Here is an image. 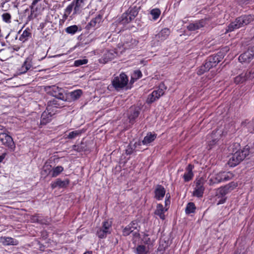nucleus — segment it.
Segmentation results:
<instances>
[{
  "label": "nucleus",
  "instance_id": "obj_1",
  "mask_svg": "<svg viewBox=\"0 0 254 254\" xmlns=\"http://www.w3.org/2000/svg\"><path fill=\"white\" fill-rule=\"evenodd\" d=\"M233 175L230 172H216L214 171L208 177V183L210 185L218 184L223 181H227L231 179Z\"/></svg>",
  "mask_w": 254,
  "mask_h": 254
},
{
  "label": "nucleus",
  "instance_id": "obj_2",
  "mask_svg": "<svg viewBox=\"0 0 254 254\" xmlns=\"http://www.w3.org/2000/svg\"><path fill=\"white\" fill-rule=\"evenodd\" d=\"M254 20V16L251 15H244L238 17L234 22L231 23L226 29V32H232L242 26L247 25Z\"/></svg>",
  "mask_w": 254,
  "mask_h": 254
},
{
  "label": "nucleus",
  "instance_id": "obj_3",
  "mask_svg": "<svg viewBox=\"0 0 254 254\" xmlns=\"http://www.w3.org/2000/svg\"><path fill=\"white\" fill-rule=\"evenodd\" d=\"M250 153L249 147L246 146L242 150L237 151L230 158L228 164L231 167H235L240 163Z\"/></svg>",
  "mask_w": 254,
  "mask_h": 254
},
{
  "label": "nucleus",
  "instance_id": "obj_4",
  "mask_svg": "<svg viewBox=\"0 0 254 254\" xmlns=\"http://www.w3.org/2000/svg\"><path fill=\"white\" fill-rule=\"evenodd\" d=\"M128 78L126 74L121 73L119 76L115 77L112 83L116 90H120L125 87L128 83Z\"/></svg>",
  "mask_w": 254,
  "mask_h": 254
},
{
  "label": "nucleus",
  "instance_id": "obj_5",
  "mask_svg": "<svg viewBox=\"0 0 254 254\" xmlns=\"http://www.w3.org/2000/svg\"><path fill=\"white\" fill-rule=\"evenodd\" d=\"M254 78V64L247 71H245L236 76L234 82L236 84L243 83L248 80H251Z\"/></svg>",
  "mask_w": 254,
  "mask_h": 254
},
{
  "label": "nucleus",
  "instance_id": "obj_6",
  "mask_svg": "<svg viewBox=\"0 0 254 254\" xmlns=\"http://www.w3.org/2000/svg\"><path fill=\"white\" fill-rule=\"evenodd\" d=\"M0 141L10 151H14L15 145L12 137L6 133H0Z\"/></svg>",
  "mask_w": 254,
  "mask_h": 254
},
{
  "label": "nucleus",
  "instance_id": "obj_7",
  "mask_svg": "<svg viewBox=\"0 0 254 254\" xmlns=\"http://www.w3.org/2000/svg\"><path fill=\"white\" fill-rule=\"evenodd\" d=\"M72 2H74V10L71 14V18H73L75 15L79 14L83 9L88 6V0H76Z\"/></svg>",
  "mask_w": 254,
  "mask_h": 254
},
{
  "label": "nucleus",
  "instance_id": "obj_8",
  "mask_svg": "<svg viewBox=\"0 0 254 254\" xmlns=\"http://www.w3.org/2000/svg\"><path fill=\"white\" fill-rule=\"evenodd\" d=\"M166 88L164 84H161L157 90L153 91L152 93L148 95L147 99V102L151 103L159 99L164 93Z\"/></svg>",
  "mask_w": 254,
  "mask_h": 254
},
{
  "label": "nucleus",
  "instance_id": "obj_9",
  "mask_svg": "<svg viewBox=\"0 0 254 254\" xmlns=\"http://www.w3.org/2000/svg\"><path fill=\"white\" fill-rule=\"evenodd\" d=\"M138 14L137 9L134 8H129L122 16L121 22L123 24H126L130 22L134 19Z\"/></svg>",
  "mask_w": 254,
  "mask_h": 254
},
{
  "label": "nucleus",
  "instance_id": "obj_10",
  "mask_svg": "<svg viewBox=\"0 0 254 254\" xmlns=\"http://www.w3.org/2000/svg\"><path fill=\"white\" fill-rule=\"evenodd\" d=\"M112 223L110 221H105L102 224V227L97 232V235L100 238H104L107 235L110 234L112 230Z\"/></svg>",
  "mask_w": 254,
  "mask_h": 254
},
{
  "label": "nucleus",
  "instance_id": "obj_11",
  "mask_svg": "<svg viewBox=\"0 0 254 254\" xmlns=\"http://www.w3.org/2000/svg\"><path fill=\"white\" fill-rule=\"evenodd\" d=\"M204 181L200 178L195 181V187L193 191V195L197 197H202L204 190Z\"/></svg>",
  "mask_w": 254,
  "mask_h": 254
},
{
  "label": "nucleus",
  "instance_id": "obj_12",
  "mask_svg": "<svg viewBox=\"0 0 254 254\" xmlns=\"http://www.w3.org/2000/svg\"><path fill=\"white\" fill-rule=\"evenodd\" d=\"M131 227H133L134 228H138L137 222L136 221H133L128 225L125 227L123 231V235L124 236H128L130 234L132 233V235L135 238H138L139 234L138 233H137V231L134 232V230L131 229Z\"/></svg>",
  "mask_w": 254,
  "mask_h": 254
},
{
  "label": "nucleus",
  "instance_id": "obj_13",
  "mask_svg": "<svg viewBox=\"0 0 254 254\" xmlns=\"http://www.w3.org/2000/svg\"><path fill=\"white\" fill-rule=\"evenodd\" d=\"M118 55V52L114 50L106 51L100 59L99 62L102 64H106L109 61L113 60Z\"/></svg>",
  "mask_w": 254,
  "mask_h": 254
},
{
  "label": "nucleus",
  "instance_id": "obj_14",
  "mask_svg": "<svg viewBox=\"0 0 254 254\" xmlns=\"http://www.w3.org/2000/svg\"><path fill=\"white\" fill-rule=\"evenodd\" d=\"M207 19H201L200 20L195 21L193 23H191L187 26V28L189 31H195L205 26L207 24Z\"/></svg>",
  "mask_w": 254,
  "mask_h": 254
},
{
  "label": "nucleus",
  "instance_id": "obj_15",
  "mask_svg": "<svg viewBox=\"0 0 254 254\" xmlns=\"http://www.w3.org/2000/svg\"><path fill=\"white\" fill-rule=\"evenodd\" d=\"M103 21V15L98 14L95 17L93 18L88 24L87 27L88 29H96L100 27Z\"/></svg>",
  "mask_w": 254,
  "mask_h": 254
},
{
  "label": "nucleus",
  "instance_id": "obj_16",
  "mask_svg": "<svg viewBox=\"0 0 254 254\" xmlns=\"http://www.w3.org/2000/svg\"><path fill=\"white\" fill-rule=\"evenodd\" d=\"M54 114V113L50 112V107H47L46 110L41 115V124L46 125L49 123L52 120V117Z\"/></svg>",
  "mask_w": 254,
  "mask_h": 254
},
{
  "label": "nucleus",
  "instance_id": "obj_17",
  "mask_svg": "<svg viewBox=\"0 0 254 254\" xmlns=\"http://www.w3.org/2000/svg\"><path fill=\"white\" fill-rule=\"evenodd\" d=\"M138 44V41L130 36H128L124 42L122 48L125 49H131L135 48Z\"/></svg>",
  "mask_w": 254,
  "mask_h": 254
},
{
  "label": "nucleus",
  "instance_id": "obj_18",
  "mask_svg": "<svg viewBox=\"0 0 254 254\" xmlns=\"http://www.w3.org/2000/svg\"><path fill=\"white\" fill-rule=\"evenodd\" d=\"M0 243L5 246L17 245L18 242L11 237H1L0 238Z\"/></svg>",
  "mask_w": 254,
  "mask_h": 254
},
{
  "label": "nucleus",
  "instance_id": "obj_19",
  "mask_svg": "<svg viewBox=\"0 0 254 254\" xmlns=\"http://www.w3.org/2000/svg\"><path fill=\"white\" fill-rule=\"evenodd\" d=\"M69 183V180L67 179L62 181L60 179H58L55 182L52 183L51 186L53 189L58 187L60 188H65L68 185Z\"/></svg>",
  "mask_w": 254,
  "mask_h": 254
},
{
  "label": "nucleus",
  "instance_id": "obj_20",
  "mask_svg": "<svg viewBox=\"0 0 254 254\" xmlns=\"http://www.w3.org/2000/svg\"><path fill=\"white\" fill-rule=\"evenodd\" d=\"M254 57L248 50L244 53L241 54L239 57V61L241 63L249 62H250Z\"/></svg>",
  "mask_w": 254,
  "mask_h": 254
},
{
  "label": "nucleus",
  "instance_id": "obj_21",
  "mask_svg": "<svg viewBox=\"0 0 254 254\" xmlns=\"http://www.w3.org/2000/svg\"><path fill=\"white\" fill-rule=\"evenodd\" d=\"M165 190L161 185H158L155 190V197L158 199H162L165 194Z\"/></svg>",
  "mask_w": 254,
  "mask_h": 254
},
{
  "label": "nucleus",
  "instance_id": "obj_22",
  "mask_svg": "<svg viewBox=\"0 0 254 254\" xmlns=\"http://www.w3.org/2000/svg\"><path fill=\"white\" fill-rule=\"evenodd\" d=\"M73 10H74V2H71L64 9V14L63 16V19L64 21L67 19L68 17H69V20L72 19L70 18V14Z\"/></svg>",
  "mask_w": 254,
  "mask_h": 254
},
{
  "label": "nucleus",
  "instance_id": "obj_23",
  "mask_svg": "<svg viewBox=\"0 0 254 254\" xmlns=\"http://www.w3.org/2000/svg\"><path fill=\"white\" fill-rule=\"evenodd\" d=\"M168 210V208H164L162 204H158L157 205L156 209L155 211L156 215H158L161 219H165L164 213Z\"/></svg>",
  "mask_w": 254,
  "mask_h": 254
},
{
  "label": "nucleus",
  "instance_id": "obj_24",
  "mask_svg": "<svg viewBox=\"0 0 254 254\" xmlns=\"http://www.w3.org/2000/svg\"><path fill=\"white\" fill-rule=\"evenodd\" d=\"M192 169L193 166L191 164H189L188 166L186 169V172L183 176V178L185 182H189L192 179L193 176V174L192 172Z\"/></svg>",
  "mask_w": 254,
  "mask_h": 254
},
{
  "label": "nucleus",
  "instance_id": "obj_25",
  "mask_svg": "<svg viewBox=\"0 0 254 254\" xmlns=\"http://www.w3.org/2000/svg\"><path fill=\"white\" fill-rule=\"evenodd\" d=\"M170 33L168 28H164L156 36L159 41H164L167 38Z\"/></svg>",
  "mask_w": 254,
  "mask_h": 254
},
{
  "label": "nucleus",
  "instance_id": "obj_26",
  "mask_svg": "<svg viewBox=\"0 0 254 254\" xmlns=\"http://www.w3.org/2000/svg\"><path fill=\"white\" fill-rule=\"evenodd\" d=\"M157 135L151 132L148 133L144 137L142 143L144 145H148L152 142L156 138Z\"/></svg>",
  "mask_w": 254,
  "mask_h": 254
},
{
  "label": "nucleus",
  "instance_id": "obj_27",
  "mask_svg": "<svg viewBox=\"0 0 254 254\" xmlns=\"http://www.w3.org/2000/svg\"><path fill=\"white\" fill-rule=\"evenodd\" d=\"M210 63V61L208 59L206 61L205 64L202 66H201L199 67V69L197 71V73L198 74H202L204 72L208 71L211 67H212Z\"/></svg>",
  "mask_w": 254,
  "mask_h": 254
},
{
  "label": "nucleus",
  "instance_id": "obj_28",
  "mask_svg": "<svg viewBox=\"0 0 254 254\" xmlns=\"http://www.w3.org/2000/svg\"><path fill=\"white\" fill-rule=\"evenodd\" d=\"M31 36V33L29 28L25 29L19 38V40L24 43L27 41Z\"/></svg>",
  "mask_w": 254,
  "mask_h": 254
},
{
  "label": "nucleus",
  "instance_id": "obj_29",
  "mask_svg": "<svg viewBox=\"0 0 254 254\" xmlns=\"http://www.w3.org/2000/svg\"><path fill=\"white\" fill-rule=\"evenodd\" d=\"M141 142H135L134 144L130 143L126 149V152L127 154H131L134 151L138 150L136 149L137 146H140Z\"/></svg>",
  "mask_w": 254,
  "mask_h": 254
},
{
  "label": "nucleus",
  "instance_id": "obj_30",
  "mask_svg": "<svg viewBox=\"0 0 254 254\" xmlns=\"http://www.w3.org/2000/svg\"><path fill=\"white\" fill-rule=\"evenodd\" d=\"M149 250L148 246L139 245L135 249V253L137 254H147L149 252Z\"/></svg>",
  "mask_w": 254,
  "mask_h": 254
},
{
  "label": "nucleus",
  "instance_id": "obj_31",
  "mask_svg": "<svg viewBox=\"0 0 254 254\" xmlns=\"http://www.w3.org/2000/svg\"><path fill=\"white\" fill-rule=\"evenodd\" d=\"M31 67V61L30 59H27L22 65L20 70V73L26 72Z\"/></svg>",
  "mask_w": 254,
  "mask_h": 254
},
{
  "label": "nucleus",
  "instance_id": "obj_32",
  "mask_svg": "<svg viewBox=\"0 0 254 254\" xmlns=\"http://www.w3.org/2000/svg\"><path fill=\"white\" fill-rule=\"evenodd\" d=\"M82 94V91L81 90L78 89L75 90L73 91L70 92L69 93V95L70 98L73 100L75 101L79 99Z\"/></svg>",
  "mask_w": 254,
  "mask_h": 254
},
{
  "label": "nucleus",
  "instance_id": "obj_33",
  "mask_svg": "<svg viewBox=\"0 0 254 254\" xmlns=\"http://www.w3.org/2000/svg\"><path fill=\"white\" fill-rule=\"evenodd\" d=\"M64 171V168L61 166H58L52 169V177H56Z\"/></svg>",
  "mask_w": 254,
  "mask_h": 254
},
{
  "label": "nucleus",
  "instance_id": "obj_34",
  "mask_svg": "<svg viewBox=\"0 0 254 254\" xmlns=\"http://www.w3.org/2000/svg\"><path fill=\"white\" fill-rule=\"evenodd\" d=\"M43 174L48 175L50 173H52V166L49 164L45 163L44 165L42 170Z\"/></svg>",
  "mask_w": 254,
  "mask_h": 254
},
{
  "label": "nucleus",
  "instance_id": "obj_35",
  "mask_svg": "<svg viewBox=\"0 0 254 254\" xmlns=\"http://www.w3.org/2000/svg\"><path fill=\"white\" fill-rule=\"evenodd\" d=\"M195 210V206L193 202H189L186 208V213L187 214H190L193 213Z\"/></svg>",
  "mask_w": 254,
  "mask_h": 254
},
{
  "label": "nucleus",
  "instance_id": "obj_36",
  "mask_svg": "<svg viewBox=\"0 0 254 254\" xmlns=\"http://www.w3.org/2000/svg\"><path fill=\"white\" fill-rule=\"evenodd\" d=\"M208 59L210 63H215L217 64L221 61L222 57L219 55H216L210 57Z\"/></svg>",
  "mask_w": 254,
  "mask_h": 254
},
{
  "label": "nucleus",
  "instance_id": "obj_37",
  "mask_svg": "<svg viewBox=\"0 0 254 254\" xmlns=\"http://www.w3.org/2000/svg\"><path fill=\"white\" fill-rule=\"evenodd\" d=\"M77 30L78 27L75 25L67 27L65 29V32L71 35L74 34L77 31Z\"/></svg>",
  "mask_w": 254,
  "mask_h": 254
},
{
  "label": "nucleus",
  "instance_id": "obj_38",
  "mask_svg": "<svg viewBox=\"0 0 254 254\" xmlns=\"http://www.w3.org/2000/svg\"><path fill=\"white\" fill-rule=\"evenodd\" d=\"M82 131L80 130H76L74 131H71L69 133L67 138L69 139H73L76 137L78 136H79L81 134Z\"/></svg>",
  "mask_w": 254,
  "mask_h": 254
},
{
  "label": "nucleus",
  "instance_id": "obj_39",
  "mask_svg": "<svg viewBox=\"0 0 254 254\" xmlns=\"http://www.w3.org/2000/svg\"><path fill=\"white\" fill-rule=\"evenodd\" d=\"M161 11L158 8H154L151 10L150 14L152 15L154 20L157 19L160 16Z\"/></svg>",
  "mask_w": 254,
  "mask_h": 254
},
{
  "label": "nucleus",
  "instance_id": "obj_40",
  "mask_svg": "<svg viewBox=\"0 0 254 254\" xmlns=\"http://www.w3.org/2000/svg\"><path fill=\"white\" fill-rule=\"evenodd\" d=\"M253 125V123H250V122H247L246 121L242 123V125L243 127H246L248 128L249 131L250 132H253L254 131V127L252 128V127Z\"/></svg>",
  "mask_w": 254,
  "mask_h": 254
},
{
  "label": "nucleus",
  "instance_id": "obj_41",
  "mask_svg": "<svg viewBox=\"0 0 254 254\" xmlns=\"http://www.w3.org/2000/svg\"><path fill=\"white\" fill-rule=\"evenodd\" d=\"M227 193V189L226 187L220 188L218 189L217 191V196L219 195L223 197Z\"/></svg>",
  "mask_w": 254,
  "mask_h": 254
},
{
  "label": "nucleus",
  "instance_id": "obj_42",
  "mask_svg": "<svg viewBox=\"0 0 254 254\" xmlns=\"http://www.w3.org/2000/svg\"><path fill=\"white\" fill-rule=\"evenodd\" d=\"M88 60L86 59H80L74 61V65L75 66H79L80 65L86 64Z\"/></svg>",
  "mask_w": 254,
  "mask_h": 254
},
{
  "label": "nucleus",
  "instance_id": "obj_43",
  "mask_svg": "<svg viewBox=\"0 0 254 254\" xmlns=\"http://www.w3.org/2000/svg\"><path fill=\"white\" fill-rule=\"evenodd\" d=\"M2 20L6 22V23H10V19H11V15L10 14L8 13H4L2 15Z\"/></svg>",
  "mask_w": 254,
  "mask_h": 254
},
{
  "label": "nucleus",
  "instance_id": "obj_44",
  "mask_svg": "<svg viewBox=\"0 0 254 254\" xmlns=\"http://www.w3.org/2000/svg\"><path fill=\"white\" fill-rule=\"evenodd\" d=\"M138 115H139V113L138 111H134L133 114L130 115L128 117L129 122L131 123H133L134 122V120H135V118H136L138 117Z\"/></svg>",
  "mask_w": 254,
  "mask_h": 254
},
{
  "label": "nucleus",
  "instance_id": "obj_45",
  "mask_svg": "<svg viewBox=\"0 0 254 254\" xmlns=\"http://www.w3.org/2000/svg\"><path fill=\"white\" fill-rule=\"evenodd\" d=\"M142 76V73L139 70H135L132 75V78L133 79H138Z\"/></svg>",
  "mask_w": 254,
  "mask_h": 254
},
{
  "label": "nucleus",
  "instance_id": "obj_46",
  "mask_svg": "<svg viewBox=\"0 0 254 254\" xmlns=\"http://www.w3.org/2000/svg\"><path fill=\"white\" fill-rule=\"evenodd\" d=\"M148 235L145 234L142 238V241L146 244H149L150 242V238H148Z\"/></svg>",
  "mask_w": 254,
  "mask_h": 254
},
{
  "label": "nucleus",
  "instance_id": "obj_47",
  "mask_svg": "<svg viewBox=\"0 0 254 254\" xmlns=\"http://www.w3.org/2000/svg\"><path fill=\"white\" fill-rule=\"evenodd\" d=\"M225 200H226V198L223 197L219 200L218 201L217 204L219 205V204H223L225 202Z\"/></svg>",
  "mask_w": 254,
  "mask_h": 254
},
{
  "label": "nucleus",
  "instance_id": "obj_48",
  "mask_svg": "<svg viewBox=\"0 0 254 254\" xmlns=\"http://www.w3.org/2000/svg\"><path fill=\"white\" fill-rule=\"evenodd\" d=\"M52 90L53 91H58L59 92H60L61 90H62V89H59L58 87H57L56 86H53L52 88Z\"/></svg>",
  "mask_w": 254,
  "mask_h": 254
},
{
  "label": "nucleus",
  "instance_id": "obj_49",
  "mask_svg": "<svg viewBox=\"0 0 254 254\" xmlns=\"http://www.w3.org/2000/svg\"><path fill=\"white\" fill-rule=\"evenodd\" d=\"M6 154L5 153H4L0 156V162H1L3 161V160L5 157Z\"/></svg>",
  "mask_w": 254,
  "mask_h": 254
},
{
  "label": "nucleus",
  "instance_id": "obj_50",
  "mask_svg": "<svg viewBox=\"0 0 254 254\" xmlns=\"http://www.w3.org/2000/svg\"><path fill=\"white\" fill-rule=\"evenodd\" d=\"M249 51H251V53H252V55L254 57V46L249 49Z\"/></svg>",
  "mask_w": 254,
  "mask_h": 254
},
{
  "label": "nucleus",
  "instance_id": "obj_51",
  "mask_svg": "<svg viewBox=\"0 0 254 254\" xmlns=\"http://www.w3.org/2000/svg\"><path fill=\"white\" fill-rule=\"evenodd\" d=\"M41 0H34L33 1L32 4H36L37 3H38L39 1H40Z\"/></svg>",
  "mask_w": 254,
  "mask_h": 254
},
{
  "label": "nucleus",
  "instance_id": "obj_52",
  "mask_svg": "<svg viewBox=\"0 0 254 254\" xmlns=\"http://www.w3.org/2000/svg\"><path fill=\"white\" fill-rule=\"evenodd\" d=\"M131 229L132 230H134V232L137 231V233H138V228H134V227H131Z\"/></svg>",
  "mask_w": 254,
  "mask_h": 254
},
{
  "label": "nucleus",
  "instance_id": "obj_53",
  "mask_svg": "<svg viewBox=\"0 0 254 254\" xmlns=\"http://www.w3.org/2000/svg\"><path fill=\"white\" fill-rule=\"evenodd\" d=\"M216 138H214V139H213L212 140V142L211 143V141L210 142V145H212L213 144V143H215L216 142Z\"/></svg>",
  "mask_w": 254,
  "mask_h": 254
},
{
  "label": "nucleus",
  "instance_id": "obj_54",
  "mask_svg": "<svg viewBox=\"0 0 254 254\" xmlns=\"http://www.w3.org/2000/svg\"><path fill=\"white\" fill-rule=\"evenodd\" d=\"M210 64H211V65H212V67H213V66H215L216 65V64L215 63H210Z\"/></svg>",
  "mask_w": 254,
  "mask_h": 254
},
{
  "label": "nucleus",
  "instance_id": "obj_55",
  "mask_svg": "<svg viewBox=\"0 0 254 254\" xmlns=\"http://www.w3.org/2000/svg\"><path fill=\"white\" fill-rule=\"evenodd\" d=\"M63 96V94L61 93V92L59 93V97L57 96V98L62 99L61 96Z\"/></svg>",
  "mask_w": 254,
  "mask_h": 254
},
{
  "label": "nucleus",
  "instance_id": "obj_56",
  "mask_svg": "<svg viewBox=\"0 0 254 254\" xmlns=\"http://www.w3.org/2000/svg\"><path fill=\"white\" fill-rule=\"evenodd\" d=\"M83 254H92V253L91 252H86L84 253Z\"/></svg>",
  "mask_w": 254,
  "mask_h": 254
},
{
  "label": "nucleus",
  "instance_id": "obj_57",
  "mask_svg": "<svg viewBox=\"0 0 254 254\" xmlns=\"http://www.w3.org/2000/svg\"><path fill=\"white\" fill-rule=\"evenodd\" d=\"M54 96H57L58 95L56 94H53Z\"/></svg>",
  "mask_w": 254,
  "mask_h": 254
},
{
  "label": "nucleus",
  "instance_id": "obj_58",
  "mask_svg": "<svg viewBox=\"0 0 254 254\" xmlns=\"http://www.w3.org/2000/svg\"><path fill=\"white\" fill-rule=\"evenodd\" d=\"M216 132H215V133H212V135H213H213H214L216 134Z\"/></svg>",
  "mask_w": 254,
  "mask_h": 254
},
{
  "label": "nucleus",
  "instance_id": "obj_59",
  "mask_svg": "<svg viewBox=\"0 0 254 254\" xmlns=\"http://www.w3.org/2000/svg\"><path fill=\"white\" fill-rule=\"evenodd\" d=\"M165 204H166V205H167V200H166V201H165Z\"/></svg>",
  "mask_w": 254,
  "mask_h": 254
},
{
  "label": "nucleus",
  "instance_id": "obj_60",
  "mask_svg": "<svg viewBox=\"0 0 254 254\" xmlns=\"http://www.w3.org/2000/svg\"><path fill=\"white\" fill-rule=\"evenodd\" d=\"M119 49L121 50L122 49L121 47H119Z\"/></svg>",
  "mask_w": 254,
  "mask_h": 254
}]
</instances>
